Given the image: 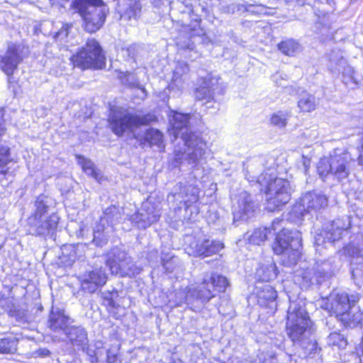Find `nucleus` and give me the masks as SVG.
Listing matches in <instances>:
<instances>
[{"instance_id": "1", "label": "nucleus", "mask_w": 363, "mask_h": 363, "mask_svg": "<svg viewBox=\"0 0 363 363\" xmlns=\"http://www.w3.org/2000/svg\"><path fill=\"white\" fill-rule=\"evenodd\" d=\"M189 114L177 112L170 121L175 139L181 138L185 146L184 148L174 150V156L169 161V164L173 168L179 167L184 163L196 167L203 158L206 144L199 134L191 131L189 126Z\"/></svg>"}, {"instance_id": "2", "label": "nucleus", "mask_w": 363, "mask_h": 363, "mask_svg": "<svg viewBox=\"0 0 363 363\" xmlns=\"http://www.w3.org/2000/svg\"><path fill=\"white\" fill-rule=\"evenodd\" d=\"M286 332L293 342L309 354L318 349L315 328L301 300L290 301L287 311Z\"/></svg>"}, {"instance_id": "3", "label": "nucleus", "mask_w": 363, "mask_h": 363, "mask_svg": "<svg viewBox=\"0 0 363 363\" xmlns=\"http://www.w3.org/2000/svg\"><path fill=\"white\" fill-rule=\"evenodd\" d=\"M255 182L259 184L261 191L264 190L268 211H274L290 201L291 189L287 180L272 178L271 174L264 172L257 177Z\"/></svg>"}, {"instance_id": "4", "label": "nucleus", "mask_w": 363, "mask_h": 363, "mask_svg": "<svg viewBox=\"0 0 363 363\" xmlns=\"http://www.w3.org/2000/svg\"><path fill=\"white\" fill-rule=\"evenodd\" d=\"M352 162V158L349 152L335 150L329 157L319 160L317 172L323 180L330 175L334 179L342 182L350 175Z\"/></svg>"}, {"instance_id": "5", "label": "nucleus", "mask_w": 363, "mask_h": 363, "mask_svg": "<svg viewBox=\"0 0 363 363\" xmlns=\"http://www.w3.org/2000/svg\"><path fill=\"white\" fill-rule=\"evenodd\" d=\"M73 7L82 17L83 27L88 33H95L103 26L108 9L102 0H74Z\"/></svg>"}, {"instance_id": "6", "label": "nucleus", "mask_w": 363, "mask_h": 363, "mask_svg": "<svg viewBox=\"0 0 363 363\" xmlns=\"http://www.w3.org/2000/svg\"><path fill=\"white\" fill-rule=\"evenodd\" d=\"M301 235L298 230L283 228L276 237L273 250L281 255V261L286 266L295 264L300 257Z\"/></svg>"}, {"instance_id": "7", "label": "nucleus", "mask_w": 363, "mask_h": 363, "mask_svg": "<svg viewBox=\"0 0 363 363\" xmlns=\"http://www.w3.org/2000/svg\"><path fill=\"white\" fill-rule=\"evenodd\" d=\"M150 116H140L127 109L118 108L113 109L108 116L109 127L112 132L118 136H123L125 133H133L135 138V130L141 125L148 124Z\"/></svg>"}, {"instance_id": "8", "label": "nucleus", "mask_w": 363, "mask_h": 363, "mask_svg": "<svg viewBox=\"0 0 363 363\" xmlns=\"http://www.w3.org/2000/svg\"><path fill=\"white\" fill-rule=\"evenodd\" d=\"M75 67L83 69H101L105 66V56L99 42L94 38L87 40L85 45L71 57Z\"/></svg>"}, {"instance_id": "9", "label": "nucleus", "mask_w": 363, "mask_h": 363, "mask_svg": "<svg viewBox=\"0 0 363 363\" xmlns=\"http://www.w3.org/2000/svg\"><path fill=\"white\" fill-rule=\"evenodd\" d=\"M359 300L357 294L349 295L345 292L337 293L330 296V302L326 303L325 308L345 325L350 326L352 320L350 310Z\"/></svg>"}, {"instance_id": "10", "label": "nucleus", "mask_w": 363, "mask_h": 363, "mask_svg": "<svg viewBox=\"0 0 363 363\" xmlns=\"http://www.w3.org/2000/svg\"><path fill=\"white\" fill-rule=\"evenodd\" d=\"M107 256L106 265L112 274L132 277L139 274L142 271V268L136 266L126 252L118 248L112 249Z\"/></svg>"}, {"instance_id": "11", "label": "nucleus", "mask_w": 363, "mask_h": 363, "mask_svg": "<svg viewBox=\"0 0 363 363\" xmlns=\"http://www.w3.org/2000/svg\"><path fill=\"white\" fill-rule=\"evenodd\" d=\"M174 296L175 306H181L184 303L193 304L196 301L205 303L208 302L215 295L208 288V284H206L204 281L197 286H191L177 291Z\"/></svg>"}, {"instance_id": "12", "label": "nucleus", "mask_w": 363, "mask_h": 363, "mask_svg": "<svg viewBox=\"0 0 363 363\" xmlns=\"http://www.w3.org/2000/svg\"><path fill=\"white\" fill-rule=\"evenodd\" d=\"M161 212L158 205L147 200L143 203L141 208L132 215L129 220L137 228L145 229L156 223L160 217Z\"/></svg>"}, {"instance_id": "13", "label": "nucleus", "mask_w": 363, "mask_h": 363, "mask_svg": "<svg viewBox=\"0 0 363 363\" xmlns=\"http://www.w3.org/2000/svg\"><path fill=\"white\" fill-rule=\"evenodd\" d=\"M24 48L13 43L8 45L6 51L0 57V67L8 76L13 74L26 57Z\"/></svg>"}, {"instance_id": "14", "label": "nucleus", "mask_w": 363, "mask_h": 363, "mask_svg": "<svg viewBox=\"0 0 363 363\" xmlns=\"http://www.w3.org/2000/svg\"><path fill=\"white\" fill-rule=\"evenodd\" d=\"M257 208L252 196L246 191H242L237 196V202L233 206V220H247L251 218Z\"/></svg>"}, {"instance_id": "15", "label": "nucleus", "mask_w": 363, "mask_h": 363, "mask_svg": "<svg viewBox=\"0 0 363 363\" xmlns=\"http://www.w3.org/2000/svg\"><path fill=\"white\" fill-rule=\"evenodd\" d=\"M199 189L194 185H182L178 184L174 186V192L167 197L168 201L171 200H180V203H184L186 209H189L191 205L196 203L199 200Z\"/></svg>"}, {"instance_id": "16", "label": "nucleus", "mask_w": 363, "mask_h": 363, "mask_svg": "<svg viewBox=\"0 0 363 363\" xmlns=\"http://www.w3.org/2000/svg\"><path fill=\"white\" fill-rule=\"evenodd\" d=\"M107 276L102 267H95L81 275V287L84 291L94 293L106 283Z\"/></svg>"}, {"instance_id": "17", "label": "nucleus", "mask_w": 363, "mask_h": 363, "mask_svg": "<svg viewBox=\"0 0 363 363\" xmlns=\"http://www.w3.org/2000/svg\"><path fill=\"white\" fill-rule=\"evenodd\" d=\"M223 247V243L218 240H194L189 245V254L195 257H209L218 253Z\"/></svg>"}, {"instance_id": "18", "label": "nucleus", "mask_w": 363, "mask_h": 363, "mask_svg": "<svg viewBox=\"0 0 363 363\" xmlns=\"http://www.w3.org/2000/svg\"><path fill=\"white\" fill-rule=\"evenodd\" d=\"M346 229L347 227L342 225L340 219L335 220L317 234L315 237V242L318 245H320L326 241L334 242L341 238L342 232Z\"/></svg>"}, {"instance_id": "19", "label": "nucleus", "mask_w": 363, "mask_h": 363, "mask_svg": "<svg viewBox=\"0 0 363 363\" xmlns=\"http://www.w3.org/2000/svg\"><path fill=\"white\" fill-rule=\"evenodd\" d=\"M328 204L325 195L315 191L306 193L301 199V206L308 213H316L326 208Z\"/></svg>"}, {"instance_id": "20", "label": "nucleus", "mask_w": 363, "mask_h": 363, "mask_svg": "<svg viewBox=\"0 0 363 363\" xmlns=\"http://www.w3.org/2000/svg\"><path fill=\"white\" fill-rule=\"evenodd\" d=\"M257 303L262 307L268 308L271 312L277 310V293L269 284H264L262 287L257 286Z\"/></svg>"}, {"instance_id": "21", "label": "nucleus", "mask_w": 363, "mask_h": 363, "mask_svg": "<svg viewBox=\"0 0 363 363\" xmlns=\"http://www.w3.org/2000/svg\"><path fill=\"white\" fill-rule=\"evenodd\" d=\"M59 219L58 216L55 213L50 215L43 222L41 218H38L36 225H28L30 226V233L35 235L53 234L57 229Z\"/></svg>"}, {"instance_id": "22", "label": "nucleus", "mask_w": 363, "mask_h": 363, "mask_svg": "<svg viewBox=\"0 0 363 363\" xmlns=\"http://www.w3.org/2000/svg\"><path fill=\"white\" fill-rule=\"evenodd\" d=\"M48 324L50 330L57 333H63L65 334L70 328L69 326V318L65 315L63 311L58 309L56 311L52 309L49 315Z\"/></svg>"}, {"instance_id": "23", "label": "nucleus", "mask_w": 363, "mask_h": 363, "mask_svg": "<svg viewBox=\"0 0 363 363\" xmlns=\"http://www.w3.org/2000/svg\"><path fill=\"white\" fill-rule=\"evenodd\" d=\"M65 335L74 347L84 350L88 345L87 333L85 329L79 326H72L66 332Z\"/></svg>"}, {"instance_id": "24", "label": "nucleus", "mask_w": 363, "mask_h": 363, "mask_svg": "<svg viewBox=\"0 0 363 363\" xmlns=\"http://www.w3.org/2000/svg\"><path fill=\"white\" fill-rule=\"evenodd\" d=\"M121 219L122 210L116 206H111L104 210L99 223L104 225L106 223L107 226L113 230V226L119 223Z\"/></svg>"}, {"instance_id": "25", "label": "nucleus", "mask_w": 363, "mask_h": 363, "mask_svg": "<svg viewBox=\"0 0 363 363\" xmlns=\"http://www.w3.org/2000/svg\"><path fill=\"white\" fill-rule=\"evenodd\" d=\"M217 84L215 79H205L195 91V99L199 101H209L213 97L214 86Z\"/></svg>"}, {"instance_id": "26", "label": "nucleus", "mask_w": 363, "mask_h": 363, "mask_svg": "<svg viewBox=\"0 0 363 363\" xmlns=\"http://www.w3.org/2000/svg\"><path fill=\"white\" fill-rule=\"evenodd\" d=\"M141 5L139 1H130L120 11L121 19L127 22H136L140 17Z\"/></svg>"}, {"instance_id": "27", "label": "nucleus", "mask_w": 363, "mask_h": 363, "mask_svg": "<svg viewBox=\"0 0 363 363\" xmlns=\"http://www.w3.org/2000/svg\"><path fill=\"white\" fill-rule=\"evenodd\" d=\"M35 212L28 218V225H36L38 219L48 211V198L45 195H40L35 202Z\"/></svg>"}, {"instance_id": "28", "label": "nucleus", "mask_w": 363, "mask_h": 363, "mask_svg": "<svg viewBox=\"0 0 363 363\" xmlns=\"http://www.w3.org/2000/svg\"><path fill=\"white\" fill-rule=\"evenodd\" d=\"M113 230L109 228L108 226L99 223L95 227L93 230V239L94 242L98 247H103L107 244L109 238V235L113 232Z\"/></svg>"}, {"instance_id": "29", "label": "nucleus", "mask_w": 363, "mask_h": 363, "mask_svg": "<svg viewBox=\"0 0 363 363\" xmlns=\"http://www.w3.org/2000/svg\"><path fill=\"white\" fill-rule=\"evenodd\" d=\"M296 277L298 281H301L303 287H308L311 284H316L315 272L314 265L310 267H303L296 272Z\"/></svg>"}, {"instance_id": "30", "label": "nucleus", "mask_w": 363, "mask_h": 363, "mask_svg": "<svg viewBox=\"0 0 363 363\" xmlns=\"http://www.w3.org/2000/svg\"><path fill=\"white\" fill-rule=\"evenodd\" d=\"M313 265L314 271L315 272L316 284H320L333 275V270L328 262H316Z\"/></svg>"}, {"instance_id": "31", "label": "nucleus", "mask_w": 363, "mask_h": 363, "mask_svg": "<svg viewBox=\"0 0 363 363\" xmlns=\"http://www.w3.org/2000/svg\"><path fill=\"white\" fill-rule=\"evenodd\" d=\"M162 138L163 135L160 131L157 129L150 128L145 131L143 136H139L138 139L144 140L145 143H147L150 146L156 145L158 147H161L163 143Z\"/></svg>"}, {"instance_id": "32", "label": "nucleus", "mask_w": 363, "mask_h": 363, "mask_svg": "<svg viewBox=\"0 0 363 363\" xmlns=\"http://www.w3.org/2000/svg\"><path fill=\"white\" fill-rule=\"evenodd\" d=\"M346 64L347 62L341 51L333 50L330 54L328 67L332 72H340L341 68H345Z\"/></svg>"}, {"instance_id": "33", "label": "nucleus", "mask_w": 363, "mask_h": 363, "mask_svg": "<svg viewBox=\"0 0 363 363\" xmlns=\"http://www.w3.org/2000/svg\"><path fill=\"white\" fill-rule=\"evenodd\" d=\"M257 277L262 281H269L277 277L276 265L270 262L266 265H262L256 272Z\"/></svg>"}, {"instance_id": "34", "label": "nucleus", "mask_w": 363, "mask_h": 363, "mask_svg": "<svg viewBox=\"0 0 363 363\" xmlns=\"http://www.w3.org/2000/svg\"><path fill=\"white\" fill-rule=\"evenodd\" d=\"M210 280L211 282L208 281L207 279H203L202 282L206 281V284H208V288L210 289H211V288H213L215 290L219 292L224 291L228 285V281L227 279L220 274H212V276L210 278ZM211 291L215 295L213 291L212 290Z\"/></svg>"}, {"instance_id": "35", "label": "nucleus", "mask_w": 363, "mask_h": 363, "mask_svg": "<svg viewBox=\"0 0 363 363\" xmlns=\"http://www.w3.org/2000/svg\"><path fill=\"white\" fill-rule=\"evenodd\" d=\"M278 47L283 54L288 56H294L301 50L299 43L292 39L281 41Z\"/></svg>"}, {"instance_id": "36", "label": "nucleus", "mask_w": 363, "mask_h": 363, "mask_svg": "<svg viewBox=\"0 0 363 363\" xmlns=\"http://www.w3.org/2000/svg\"><path fill=\"white\" fill-rule=\"evenodd\" d=\"M298 106L302 111L304 112H310L313 111L316 106L315 96L308 93H303L298 101Z\"/></svg>"}, {"instance_id": "37", "label": "nucleus", "mask_w": 363, "mask_h": 363, "mask_svg": "<svg viewBox=\"0 0 363 363\" xmlns=\"http://www.w3.org/2000/svg\"><path fill=\"white\" fill-rule=\"evenodd\" d=\"M272 230L266 227L255 229L249 238V241L252 244L259 245L261 243L267 240L268 236L271 234Z\"/></svg>"}, {"instance_id": "38", "label": "nucleus", "mask_w": 363, "mask_h": 363, "mask_svg": "<svg viewBox=\"0 0 363 363\" xmlns=\"http://www.w3.org/2000/svg\"><path fill=\"white\" fill-rule=\"evenodd\" d=\"M290 118V112L288 111H279L272 114L270 122L274 126L278 128H284L289 118Z\"/></svg>"}, {"instance_id": "39", "label": "nucleus", "mask_w": 363, "mask_h": 363, "mask_svg": "<svg viewBox=\"0 0 363 363\" xmlns=\"http://www.w3.org/2000/svg\"><path fill=\"white\" fill-rule=\"evenodd\" d=\"M18 340L15 337H6L0 340V353L13 354L17 350Z\"/></svg>"}, {"instance_id": "40", "label": "nucleus", "mask_w": 363, "mask_h": 363, "mask_svg": "<svg viewBox=\"0 0 363 363\" xmlns=\"http://www.w3.org/2000/svg\"><path fill=\"white\" fill-rule=\"evenodd\" d=\"M328 344L333 347L344 348L347 345V340L340 333H333L328 337Z\"/></svg>"}, {"instance_id": "41", "label": "nucleus", "mask_w": 363, "mask_h": 363, "mask_svg": "<svg viewBox=\"0 0 363 363\" xmlns=\"http://www.w3.org/2000/svg\"><path fill=\"white\" fill-rule=\"evenodd\" d=\"M184 87V80L182 78V75L179 72V68L177 67L173 74V77L171 83L169 85L170 89L181 90Z\"/></svg>"}, {"instance_id": "42", "label": "nucleus", "mask_w": 363, "mask_h": 363, "mask_svg": "<svg viewBox=\"0 0 363 363\" xmlns=\"http://www.w3.org/2000/svg\"><path fill=\"white\" fill-rule=\"evenodd\" d=\"M72 28V24L64 23L62 24L61 28L55 33L54 38L60 42L64 40L69 33V30Z\"/></svg>"}, {"instance_id": "43", "label": "nucleus", "mask_w": 363, "mask_h": 363, "mask_svg": "<svg viewBox=\"0 0 363 363\" xmlns=\"http://www.w3.org/2000/svg\"><path fill=\"white\" fill-rule=\"evenodd\" d=\"M77 159L78 160V163L81 165L84 172L86 169H91L93 167L95 166L90 160H88L80 155H77Z\"/></svg>"}, {"instance_id": "44", "label": "nucleus", "mask_w": 363, "mask_h": 363, "mask_svg": "<svg viewBox=\"0 0 363 363\" xmlns=\"http://www.w3.org/2000/svg\"><path fill=\"white\" fill-rule=\"evenodd\" d=\"M84 172L91 177H93L94 179L97 181H100L101 177L99 171L96 168V167H93L91 169H86L84 171Z\"/></svg>"}, {"instance_id": "45", "label": "nucleus", "mask_w": 363, "mask_h": 363, "mask_svg": "<svg viewBox=\"0 0 363 363\" xmlns=\"http://www.w3.org/2000/svg\"><path fill=\"white\" fill-rule=\"evenodd\" d=\"M253 6L254 4H237V12H247V11H251V8Z\"/></svg>"}, {"instance_id": "46", "label": "nucleus", "mask_w": 363, "mask_h": 363, "mask_svg": "<svg viewBox=\"0 0 363 363\" xmlns=\"http://www.w3.org/2000/svg\"><path fill=\"white\" fill-rule=\"evenodd\" d=\"M87 354L90 356V360L91 363H97L99 358L100 357L99 352L92 351L91 350H87Z\"/></svg>"}, {"instance_id": "47", "label": "nucleus", "mask_w": 363, "mask_h": 363, "mask_svg": "<svg viewBox=\"0 0 363 363\" xmlns=\"http://www.w3.org/2000/svg\"><path fill=\"white\" fill-rule=\"evenodd\" d=\"M106 361L107 363H116L117 362V355L112 350H108L106 352Z\"/></svg>"}, {"instance_id": "48", "label": "nucleus", "mask_w": 363, "mask_h": 363, "mask_svg": "<svg viewBox=\"0 0 363 363\" xmlns=\"http://www.w3.org/2000/svg\"><path fill=\"white\" fill-rule=\"evenodd\" d=\"M173 262H174V259L173 257H172L170 260H162L163 267L166 269L167 272H172L173 271V268L171 267V264Z\"/></svg>"}, {"instance_id": "49", "label": "nucleus", "mask_w": 363, "mask_h": 363, "mask_svg": "<svg viewBox=\"0 0 363 363\" xmlns=\"http://www.w3.org/2000/svg\"><path fill=\"white\" fill-rule=\"evenodd\" d=\"M224 12L228 13H235L237 12V4H231L226 6L224 9Z\"/></svg>"}, {"instance_id": "50", "label": "nucleus", "mask_w": 363, "mask_h": 363, "mask_svg": "<svg viewBox=\"0 0 363 363\" xmlns=\"http://www.w3.org/2000/svg\"><path fill=\"white\" fill-rule=\"evenodd\" d=\"M264 10V7L262 5H255L252 8H251V11H247L251 13L259 14Z\"/></svg>"}, {"instance_id": "51", "label": "nucleus", "mask_w": 363, "mask_h": 363, "mask_svg": "<svg viewBox=\"0 0 363 363\" xmlns=\"http://www.w3.org/2000/svg\"><path fill=\"white\" fill-rule=\"evenodd\" d=\"M302 164L303 166L304 172L305 173L307 172V171L309 169L310 164H311V160L305 156H302Z\"/></svg>"}, {"instance_id": "52", "label": "nucleus", "mask_w": 363, "mask_h": 363, "mask_svg": "<svg viewBox=\"0 0 363 363\" xmlns=\"http://www.w3.org/2000/svg\"><path fill=\"white\" fill-rule=\"evenodd\" d=\"M50 354V351L47 349H42L39 350V354L42 356H48Z\"/></svg>"}, {"instance_id": "53", "label": "nucleus", "mask_w": 363, "mask_h": 363, "mask_svg": "<svg viewBox=\"0 0 363 363\" xmlns=\"http://www.w3.org/2000/svg\"><path fill=\"white\" fill-rule=\"evenodd\" d=\"M281 222H282V220H274V221H273L272 225V230H273L274 231H276V230H277V225H279V224H280Z\"/></svg>"}, {"instance_id": "54", "label": "nucleus", "mask_w": 363, "mask_h": 363, "mask_svg": "<svg viewBox=\"0 0 363 363\" xmlns=\"http://www.w3.org/2000/svg\"><path fill=\"white\" fill-rule=\"evenodd\" d=\"M54 3H57L60 6H63L65 3L68 2L69 0H52Z\"/></svg>"}, {"instance_id": "55", "label": "nucleus", "mask_w": 363, "mask_h": 363, "mask_svg": "<svg viewBox=\"0 0 363 363\" xmlns=\"http://www.w3.org/2000/svg\"><path fill=\"white\" fill-rule=\"evenodd\" d=\"M235 363H253L251 360H248L247 359H236V362Z\"/></svg>"}, {"instance_id": "56", "label": "nucleus", "mask_w": 363, "mask_h": 363, "mask_svg": "<svg viewBox=\"0 0 363 363\" xmlns=\"http://www.w3.org/2000/svg\"><path fill=\"white\" fill-rule=\"evenodd\" d=\"M140 90L143 92L144 96H146V91H145V88L142 87V88H140Z\"/></svg>"}, {"instance_id": "57", "label": "nucleus", "mask_w": 363, "mask_h": 363, "mask_svg": "<svg viewBox=\"0 0 363 363\" xmlns=\"http://www.w3.org/2000/svg\"><path fill=\"white\" fill-rule=\"evenodd\" d=\"M186 71H188V67H187V66L186 65H184L183 72H186Z\"/></svg>"}, {"instance_id": "58", "label": "nucleus", "mask_w": 363, "mask_h": 363, "mask_svg": "<svg viewBox=\"0 0 363 363\" xmlns=\"http://www.w3.org/2000/svg\"><path fill=\"white\" fill-rule=\"evenodd\" d=\"M277 77H279V75L278 74L274 75V79L276 82H277Z\"/></svg>"}, {"instance_id": "59", "label": "nucleus", "mask_w": 363, "mask_h": 363, "mask_svg": "<svg viewBox=\"0 0 363 363\" xmlns=\"http://www.w3.org/2000/svg\"><path fill=\"white\" fill-rule=\"evenodd\" d=\"M186 48L190 49V50H192V49H193V47H192L191 45H187V47H186Z\"/></svg>"}, {"instance_id": "60", "label": "nucleus", "mask_w": 363, "mask_h": 363, "mask_svg": "<svg viewBox=\"0 0 363 363\" xmlns=\"http://www.w3.org/2000/svg\"><path fill=\"white\" fill-rule=\"evenodd\" d=\"M83 230L84 229L82 227H80V233H82ZM82 236H83V234H82Z\"/></svg>"}, {"instance_id": "61", "label": "nucleus", "mask_w": 363, "mask_h": 363, "mask_svg": "<svg viewBox=\"0 0 363 363\" xmlns=\"http://www.w3.org/2000/svg\"><path fill=\"white\" fill-rule=\"evenodd\" d=\"M347 69L349 73L352 72L351 67H348Z\"/></svg>"}, {"instance_id": "62", "label": "nucleus", "mask_w": 363, "mask_h": 363, "mask_svg": "<svg viewBox=\"0 0 363 363\" xmlns=\"http://www.w3.org/2000/svg\"><path fill=\"white\" fill-rule=\"evenodd\" d=\"M284 357L286 358V359H289V357L286 356V355H284Z\"/></svg>"}]
</instances>
